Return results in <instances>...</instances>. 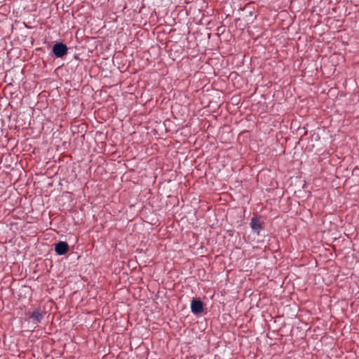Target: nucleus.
<instances>
[{"instance_id":"obj_1","label":"nucleus","mask_w":359,"mask_h":359,"mask_svg":"<svg viewBox=\"0 0 359 359\" xmlns=\"http://www.w3.org/2000/svg\"><path fill=\"white\" fill-rule=\"evenodd\" d=\"M67 46L63 43H57L53 47V52L56 57H62L67 53Z\"/></svg>"},{"instance_id":"obj_2","label":"nucleus","mask_w":359,"mask_h":359,"mask_svg":"<svg viewBox=\"0 0 359 359\" xmlns=\"http://www.w3.org/2000/svg\"><path fill=\"white\" fill-rule=\"evenodd\" d=\"M203 305L201 300L194 299L191 304V310L194 314H199L203 312Z\"/></svg>"},{"instance_id":"obj_3","label":"nucleus","mask_w":359,"mask_h":359,"mask_svg":"<svg viewBox=\"0 0 359 359\" xmlns=\"http://www.w3.org/2000/svg\"><path fill=\"white\" fill-rule=\"evenodd\" d=\"M251 228L255 233L259 235L260 231L262 229V225L259 219L257 217H253L250 222Z\"/></svg>"},{"instance_id":"obj_4","label":"nucleus","mask_w":359,"mask_h":359,"mask_svg":"<svg viewBox=\"0 0 359 359\" xmlns=\"http://www.w3.org/2000/svg\"><path fill=\"white\" fill-rule=\"evenodd\" d=\"M69 250V245L66 242L64 241H60L55 245V250L56 253L59 255H63Z\"/></svg>"},{"instance_id":"obj_5","label":"nucleus","mask_w":359,"mask_h":359,"mask_svg":"<svg viewBox=\"0 0 359 359\" xmlns=\"http://www.w3.org/2000/svg\"><path fill=\"white\" fill-rule=\"evenodd\" d=\"M29 318L32 319L34 323H39L43 318V313L40 309H36L33 311Z\"/></svg>"}]
</instances>
